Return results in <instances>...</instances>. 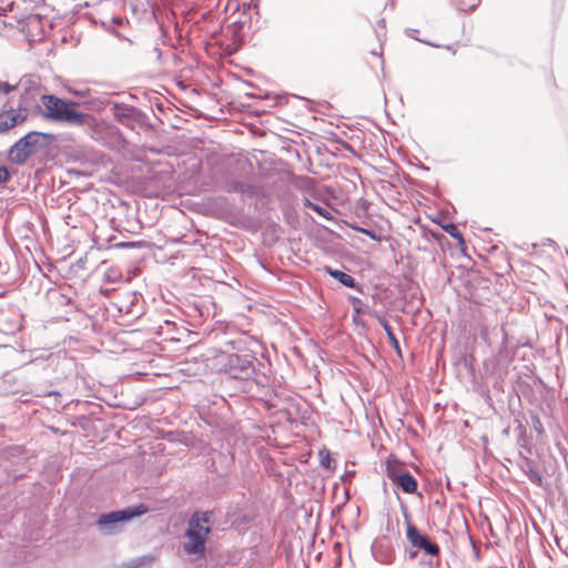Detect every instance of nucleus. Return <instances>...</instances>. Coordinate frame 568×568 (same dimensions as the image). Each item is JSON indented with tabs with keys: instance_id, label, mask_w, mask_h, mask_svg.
<instances>
[{
	"instance_id": "nucleus-1",
	"label": "nucleus",
	"mask_w": 568,
	"mask_h": 568,
	"mask_svg": "<svg viewBox=\"0 0 568 568\" xmlns=\"http://www.w3.org/2000/svg\"><path fill=\"white\" fill-rule=\"evenodd\" d=\"M41 102L44 106L42 115L47 120L71 126H82L88 131H94L98 126L95 116L77 111L74 102L65 101L53 94H43Z\"/></svg>"
},
{
	"instance_id": "nucleus-2",
	"label": "nucleus",
	"mask_w": 568,
	"mask_h": 568,
	"mask_svg": "<svg viewBox=\"0 0 568 568\" xmlns=\"http://www.w3.org/2000/svg\"><path fill=\"white\" fill-rule=\"evenodd\" d=\"M214 362L220 372L241 381L252 379L256 373V365L261 364L253 354L240 355L225 352L219 353Z\"/></svg>"
},
{
	"instance_id": "nucleus-3",
	"label": "nucleus",
	"mask_w": 568,
	"mask_h": 568,
	"mask_svg": "<svg viewBox=\"0 0 568 568\" xmlns=\"http://www.w3.org/2000/svg\"><path fill=\"white\" fill-rule=\"evenodd\" d=\"M54 140L51 133L30 132L16 142L9 150V160L16 164H23L39 149L48 146Z\"/></svg>"
},
{
	"instance_id": "nucleus-4",
	"label": "nucleus",
	"mask_w": 568,
	"mask_h": 568,
	"mask_svg": "<svg viewBox=\"0 0 568 568\" xmlns=\"http://www.w3.org/2000/svg\"><path fill=\"white\" fill-rule=\"evenodd\" d=\"M148 506L140 504L135 507H129L125 509L102 514L97 521L98 529L103 535L116 534L120 531L124 523H128L132 518L148 513Z\"/></svg>"
},
{
	"instance_id": "nucleus-5",
	"label": "nucleus",
	"mask_w": 568,
	"mask_h": 568,
	"mask_svg": "<svg viewBox=\"0 0 568 568\" xmlns=\"http://www.w3.org/2000/svg\"><path fill=\"white\" fill-rule=\"evenodd\" d=\"M210 532V526L199 525L197 519H189L184 532L185 540L182 545L183 551L194 559L204 558L206 552L205 542Z\"/></svg>"
},
{
	"instance_id": "nucleus-6",
	"label": "nucleus",
	"mask_w": 568,
	"mask_h": 568,
	"mask_svg": "<svg viewBox=\"0 0 568 568\" xmlns=\"http://www.w3.org/2000/svg\"><path fill=\"white\" fill-rule=\"evenodd\" d=\"M406 537L413 547L423 549L427 555L437 556L439 554V547L419 534L418 529L409 523L406 528Z\"/></svg>"
},
{
	"instance_id": "nucleus-7",
	"label": "nucleus",
	"mask_w": 568,
	"mask_h": 568,
	"mask_svg": "<svg viewBox=\"0 0 568 568\" xmlns=\"http://www.w3.org/2000/svg\"><path fill=\"white\" fill-rule=\"evenodd\" d=\"M27 110L26 109H12L7 111L0 112V132H4L14 125H17L20 122H23L27 118Z\"/></svg>"
},
{
	"instance_id": "nucleus-8",
	"label": "nucleus",
	"mask_w": 568,
	"mask_h": 568,
	"mask_svg": "<svg viewBox=\"0 0 568 568\" xmlns=\"http://www.w3.org/2000/svg\"><path fill=\"white\" fill-rule=\"evenodd\" d=\"M387 476L394 484L399 486L403 489V491H405L406 494H414L417 489L416 479L407 470L402 471L399 474H397L396 471L389 470Z\"/></svg>"
},
{
	"instance_id": "nucleus-9",
	"label": "nucleus",
	"mask_w": 568,
	"mask_h": 568,
	"mask_svg": "<svg viewBox=\"0 0 568 568\" xmlns=\"http://www.w3.org/2000/svg\"><path fill=\"white\" fill-rule=\"evenodd\" d=\"M21 320L22 316L18 310H12L9 316L3 313L0 314V331L6 334H13L21 328Z\"/></svg>"
},
{
	"instance_id": "nucleus-10",
	"label": "nucleus",
	"mask_w": 568,
	"mask_h": 568,
	"mask_svg": "<svg viewBox=\"0 0 568 568\" xmlns=\"http://www.w3.org/2000/svg\"><path fill=\"white\" fill-rule=\"evenodd\" d=\"M375 317L378 321L379 325L384 328L390 345L394 347L396 353L398 355H400L402 352H400L399 342H398L397 337L395 336V334H394L390 325L388 324L387 320L384 316L378 315V314H375Z\"/></svg>"
},
{
	"instance_id": "nucleus-11",
	"label": "nucleus",
	"mask_w": 568,
	"mask_h": 568,
	"mask_svg": "<svg viewBox=\"0 0 568 568\" xmlns=\"http://www.w3.org/2000/svg\"><path fill=\"white\" fill-rule=\"evenodd\" d=\"M325 272L346 287H356L355 280L347 273L326 266Z\"/></svg>"
},
{
	"instance_id": "nucleus-12",
	"label": "nucleus",
	"mask_w": 568,
	"mask_h": 568,
	"mask_svg": "<svg viewBox=\"0 0 568 568\" xmlns=\"http://www.w3.org/2000/svg\"><path fill=\"white\" fill-rule=\"evenodd\" d=\"M135 109L133 106H129L125 104H115L113 106V115L121 123H126V121L133 118Z\"/></svg>"
},
{
	"instance_id": "nucleus-13",
	"label": "nucleus",
	"mask_w": 568,
	"mask_h": 568,
	"mask_svg": "<svg viewBox=\"0 0 568 568\" xmlns=\"http://www.w3.org/2000/svg\"><path fill=\"white\" fill-rule=\"evenodd\" d=\"M521 468L525 475L532 484L537 486H542V476L535 467H532L531 462L529 459H525V463L521 466Z\"/></svg>"
},
{
	"instance_id": "nucleus-14",
	"label": "nucleus",
	"mask_w": 568,
	"mask_h": 568,
	"mask_svg": "<svg viewBox=\"0 0 568 568\" xmlns=\"http://www.w3.org/2000/svg\"><path fill=\"white\" fill-rule=\"evenodd\" d=\"M304 206L310 207L313 211L317 212L321 216H323L325 220H333V215L329 207H323L316 203H313L308 199H304Z\"/></svg>"
},
{
	"instance_id": "nucleus-15",
	"label": "nucleus",
	"mask_w": 568,
	"mask_h": 568,
	"mask_svg": "<svg viewBox=\"0 0 568 568\" xmlns=\"http://www.w3.org/2000/svg\"><path fill=\"white\" fill-rule=\"evenodd\" d=\"M443 230L448 233L453 239H455L459 245H464L465 241L463 234L454 223H447L443 225Z\"/></svg>"
},
{
	"instance_id": "nucleus-16",
	"label": "nucleus",
	"mask_w": 568,
	"mask_h": 568,
	"mask_svg": "<svg viewBox=\"0 0 568 568\" xmlns=\"http://www.w3.org/2000/svg\"><path fill=\"white\" fill-rule=\"evenodd\" d=\"M213 514L211 511L194 513L190 519H197L199 525L209 526Z\"/></svg>"
},
{
	"instance_id": "nucleus-17",
	"label": "nucleus",
	"mask_w": 568,
	"mask_h": 568,
	"mask_svg": "<svg viewBox=\"0 0 568 568\" xmlns=\"http://www.w3.org/2000/svg\"><path fill=\"white\" fill-rule=\"evenodd\" d=\"M354 315L353 320L356 322V317L364 312L363 302L358 297H351Z\"/></svg>"
},
{
	"instance_id": "nucleus-18",
	"label": "nucleus",
	"mask_w": 568,
	"mask_h": 568,
	"mask_svg": "<svg viewBox=\"0 0 568 568\" xmlns=\"http://www.w3.org/2000/svg\"><path fill=\"white\" fill-rule=\"evenodd\" d=\"M153 561V558L152 557H142V558H139L136 560H133L129 564H126L124 566V568H138L140 566H142L143 564H146L148 566H150Z\"/></svg>"
},
{
	"instance_id": "nucleus-19",
	"label": "nucleus",
	"mask_w": 568,
	"mask_h": 568,
	"mask_svg": "<svg viewBox=\"0 0 568 568\" xmlns=\"http://www.w3.org/2000/svg\"><path fill=\"white\" fill-rule=\"evenodd\" d=\"M244 194H248L250 196H260L263 194V190L258 185L245 184Z\"/></svg>"
},
{
	"instance_id": "nucleus-20",
	"label": "nucleus",
	"mask_w": 568,
	"mask_h": 568,
	"mask_svg": "<svg viewBox=\"0 0 568 568\" xmlns=\"http://www.w3.org/2000/svg\"><path fill=\"white\" fill-rule=\"evenodd\" d=\"M530 419H531V425H532V428L537 432V434H542L544 433V425L540 420V417L535 414V413H531L530 414Z\"/></svg>"
},
{
	"instance_id": "nucleus-21",
	"label": "nucleus",
	"mask_w": 568,
	"mask_h": 568,
	"mask_svg": "<svg viewBox=\"0 0 568 568\" xmlns=\"http://www.w3.org/2000/svg\"><path fill=\"white\" fill-rule=\"evenodd\" d=\"M245 184L244 182H241V181H234L230 184L227 191L231 192H236V193H240V194H244V189H245Z\"/></svg>"
},
{
	"instance_id": "nucleus-22",
	"label": "nucleus",
	"mask_w": 568,
	"mask_h": 568,
	"mask_svg": "<svg viewBox=\"0 0 568 568\" xmlns=\"http://www.w3.org/2000/svg\"><path fill=\"white\" fill-rule=\"evenodd\" d=\"M17 89V85H11L8 82L0 81V93L8 94Z\"/></svg>"
},
{
	"instance_id": "nucleus-23",
	"label": "nucleus",
	"mask_w": 568,
	"mask_h": 568,
	"mask_svg": "<svg viewBox=\"0 0 568 568\" xmlns=\"http://www.w3.org/2000/svg\"><path fill=\"white\" fill-rule=\"evenodd\" d=\"M358 232L367 235L368 237H371L372 240L374 241H381V236H378L374 231L372 230H367V229H363V227H358L357 229Z\"/></svg>"
},
{
	"instance_id": "nucleus-24",
	"label": "nucleus",
	"mask_w": 568,
	"mask_h": 568,
	"mask_svg": "<svg viewBox=\"0 0 568 568\" xmlns=\"http://www.w3.org/2000/svg\"><path fill=\"white\" fill-rule=\"evenodd\" d=\"M480 1L481 0H473L471 3H469V4L462 2L460 9L463 11L474 10L475 8H477L479 6Z\"/></svg>"
},
{
	"instance_id": "nucleus-25",
	"label": "nucleus",
	"mask_w": 568,
	"mask_h": 568,
	"mask_svg": "<svg viewBox=\"0 0 568 568\" xmlns=\"http://www.w3.org/2000/svg\"><path fill=\"white\" fill-rule=\"evenodd\" d=\"M10 179L9 171L6 166H0V183H6Z\"/></svg>"
},
{
	"instance_id": "nucleus-26",
	"label": "nucleus",
	"mask_w": 568,
	"mask_h": 568,
	"mask_svg": "<svg viewBox=\"0 0 568 568\" xmlns=\"http://www.w3.org/2000/svg\"><path fill=\"white\" fill-rule=\"evenodd\" d=\"M321 464L326 468L331 467V457L328 452H326L325 454L321 452Z\"/></svg>"
},
{
	"instance_id": "nucleus-27",
	"label": "nucleus",
	"mask_w": 568,
	"mask_h": 568,
	"mask_svg": "<svg viewBox=\"0 0 568 568\" xmlns=\"http://www.w3.org/2000/svg\"><path fill=\"white\" fill-rule=\"evenodd\" d=\"M507 343H508V334L507 332L503 328V345H501V348L499 349L498 352V357H501L503 356V353H504V349L507 348Z\"/></svg>"
},
{
	"instance_id": "nucleus-28",
	"label": "nucleus",
	"mask_w": 568,
	"mask_h": 568,
	"mask_svg": "<svg viewBox=\"0 0 568 568\" xmlns=\"http://www.w3.org/2000/svg\"><path fill=\"white\" fill-rule=\"evenodd\" d=\"M121 245L125 246V247H133V246H135V243L134 242H129V243H122Z\"/></svg>"
},
{
	"instance_id": "nucleus-29",
	"label": "nucleus",
	"mask_w": 568,
	"mask_h": 568,
	"mask_svg": "<svg viewBox=\"0 0 568 568\" xmlns=\"http://www.w3.org/2000/svg\"><path fill=\"white\" fill-rule=\"evenodd\" d=\"M489 365H490V362H488V361H487V362H485L484 366H485V371H486V372H489V371H490Z\"/></svg>"
},
{
	"instance_id": "nucleus-30",
	"label": "nucleus",
	"mask_w": 568,
	"mask_h": 568,
	"mask_svg": "<svg viewBox=\"0 0 568 568\" xmlns=\"http://www.w3.org/2000/svg\"><path fill=\"white\" fill-rule=\"evenodd\" d=\"M496 361H497V359L495 358V359H493V362H491V363H493V365H494V367L491 368L490 374H494V373H495V371H496V367H495V362H496Z\"/></svg>"
}]
</instances>
